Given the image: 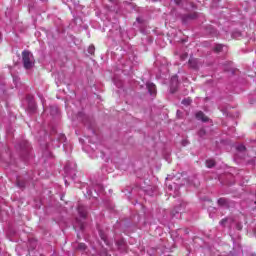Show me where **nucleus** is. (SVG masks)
<instances>
[{
  "label": "nucleus",
  "mask_w": 256,
  "mask_h": 256,
  "mask_svg": "<svg viewBox=\"0 0 256 256\" xmlns=\"http://www.w3.org/2000/svg\"><path fill=\"white\" fill-rule=\"evenodd\" d=\"M181 3H183V0H175V4H176V5L179 6V5H181Z\"/></svg>",
  "instance_id": "19"
},
{
  "label": "nucleus",
  "mask_w": 256,
  "mask_h": 256,
  "mask_svg": "<svg viewBox=\"0 0 256 256\" xmlns=\"http://www.w3.org/2000/svg\"><path fill=\"white\" fill-rule=\"evenodd\" d=\"M186 19H197V13L194 12V13H192V14H188V15L186 16Z\"/></svg>",
  "instance_id": "14"
},
{
  "label": "nucleus",
  "mask_w": 256,
  "mask_h": 256,
  "mask_svg": "<svg viewBox=\"0 0 256 256\" xmlns=\"http://www.w3.org/2000/svg\"><path fill=\"white\" fill-rule=\"evenodd\" d=\"M77 249L78 251H85V249H87V245H85V243H79Z\"/></svg>",
  "instance_id": "10"
},
{
  "label": "nucleus",
  "mask_w": 256,
  "mask_h": 256,
  "mask_svg": "<svg viewBox=\"0 0 256 256\" xmlns=\"http://www.w3.org/2000/svg\"><path fill=\"white\" fill-rule=\"evenodd\" d=\"M188 65L191 69H199V60L197 58H190Z\"/></svg>",
  "instance_id": "4"
},
{
  "label": "nucleus",
  "mask_w": 256,
  "mask_h": 256,
  "mask_svg": "<svg viewBox=\"0 0 256 256\" xmlns=\"http://www.w3.org/2000/svg\"><path fill=\"white\" fill-rule=\"evenodd\" d=\"M198 135H199V137H205V135H206L205 129L201 128V129L198 131Z\"/></svg>",
  "instance_id": "15"
},
{
  "label": "nucleus",
  "mask_w": 256,
  "mask_h": 256,
  "mask_svg": "<svg viewBox=\"0 0 256 256\" xmlns=\"http://www.w3.org/2000/svg\"><path fill=\"white\" fill-rule=\"evenodd\" d=\"M179 88V79L177 76H173L171 78V85H170V93H177V89Z\"/></svg>",
  "instance_id": "2"
},
{
  "label": "nucleus",
  "mask_w": 256,
  "mask_h": 256,
  "mask_svg": "<svg viewBox=\"0 0 256 256\" xmlns=\"http://www.w3.org/2000/svg\"><path fill=\"white\" fill-rule=\"evenodd\" d=\"M247 148L245 147V145L240 144L237 146V151H245Z\"/></svg>",
  "instance_id": "16"
},
{
  "label": "nucleus",
  "mask_w": 256,
  "mask_h": 256,
  "mask_svg": "<svg viewBox=\"0 0 256 256\" xmlns=\"http://www.w3.org/2000/svg\"><path fill=\"white\" fill-rule=\"evenodd\" d=\"M195 117L198 121H202L203 123H207L209 121V117H207L203 111H198Z\"/></svg>",
  "instance_id": "3"
},
{
  "label": "nucleus",
  "mask_w": 256,
  "mask_h": 256,
  "mask_svg": "<svg viewBox=\"0 0 256 256\" xmlns=\"http://www.w3.org/2000/svg\"><path fill=\"white\" fill-rule=\"evenodd\" d=\"M236 229L238 231H241L243 229V224H241V223L236 224Z\"/></svg>",
  "instance_id": "17"
},
{
  "label": "nucleus",
  "mask_w": 256,
  "mask_h": 256,
  "mask_svg": "<svg viewBox=\"0 0 256 256\" xmlns=\"http://www.w3.org/2000/svg\"><path fill=\"white\" fill-rule=\"evenodd\" d=\"M77 209L80 217H82V219H87V209L85 206L79 204Z\"/></svg>",
  "instance_id": "5"
},
{
  "label": "nucleus",
  "mask_w": 256,
  "mask_h": 256,
  "mask_svg": "<svg viewBox=\"0 0 256 256\" xmlns=\"http://www.w3.org/2000/svg\"><path fill=\"white\" fill-rule=\"evenodd\" d=\"M22 63L24 69H33L35 66V57H33V53L29 50H24L22 52Z\"/></svg>",
  "instance_id": "1"
},
{
  "label": "nucleus",
  "mask_w": 256,
  "mask_h": 256,
  "mask_svg": "<svg viewBox=\"0 0 256 256\" xmlns=\"http://www.w3.org/2000/svg\"><path fill=\"white\" fill-rule=\"evenodd\" d=\"M227 223V218H224L220 221V225H225Z\"/></svg>",
  "instance_id": "18"
},
{
  "label": "nucleus",
  "mask_w": 256,
  "mask_h": 256,
  "mask_svg": "<svg viewBox=\"0 0 256 256\" xmlns=\"http://www.w3.org/2000/svg\"><path fill=\"white\" fill-rule=\"evenodd\" d=\"M88 53H89L90 55H95V46H94V45H90V46L88 47Z\"/></svg>",
  "instance_id": "12"
},
{
  "label": "nucleus",
  "mask_w": 256,
  "mask_h": 256,
  "mask_svg": "<svg viewBox=\"0 0 256 256\" xmlns=\"http://www.w3.org/2000/svg\"><path fill=\"white\" fill-rule=\"evenodd\" d=\"M215 165V160H206V167H208V169H212V167Z\"/></svg>",
  "instance_id": "8"
},
{
  "label": "nucleus",
  "mask_w": 256,
  "mask_h": 256,
  "mask_svg": "<svg viewBox=\"0 0 256 256\" xmlns=\"http://www.w3.org/2000/svg\"><path fill=\"white\" fill-rule=\"evenodd\" d=\"M218 205H220V207H225L227 205V199L225 198L218 199Z\"/></svg>",
  "instance_id": "7"
},
{
  "label": "nucleus",
  "mask_w": 256,
  "mask_h": 256,
  "mask_svg": "<svg viewBox=\"0 0 256 256\" xmlns=\"http://www.w3.org/2000/svg\"><path fill=\"white\" fill-rule=\"evenodd\" d=\"M146 87L148 89V92L150 93V95H157V86H155V84L153 83H147Z\"/></svg>",
  "instance_id": "6"
},
{
  "label": "nucleus",
  "mask_w": 256,
  "mask_h": 256,
  "mask_svg": "<svg viewBox=\"0 0 256 256\" xmlns=\"http://www.w3.org/2000/svg\"><path fill=\"white\" fill-rule=\"evenodd\" d=\"M214 51H215V53H221L223 51V46L221 44H217L214 47Z\"/></svg>",
  "instance_id": "9"
},
{
  "label": "nucleus",
  "mask_w": 256,
  "mask_h": 256,
  "mask_svg": "<svg viewBox=\"0 0 256 256\" xmlns=\"http://www.w3.org/2000/svg\"><path fill=\"white\" fill-rule=\"evenodd\" d=\"M80 229H81V231H83V229H85V227L83 226V224H80Z\"/></svg>",
  "instance_id": "20"
},
{
  "label": "nucleus",
  "mask_w": 256,
  "mask_h": 256,
  "mask_svg": "<svg viewBox=\"0 0 256 256\" xmlns=\"http://www.w3.org/2000/svg\"><path fill=\"white\" fill-rule=\"evenodd\" d=\"M17 186L20 188V189H24L25 187V182L17 179Z\"/></svg>",
  "instance_id": "13"
},
{
  "label": "nucleus",
  "mask_w": 256,
  "mask_h": 256,
  "mask_svg": "<svg viewBox=\"0 0 256 256\" xmlns=\"http://www.w3.org/2000/svg\"><path fill=\"white\" fill-rule=\"evenodd\" d=\"M191 103H192L191 98H185L184 100H182V105L189 106L191 105Z\"/></svg>",
  "instance_id": "11"
}]
</instances>
